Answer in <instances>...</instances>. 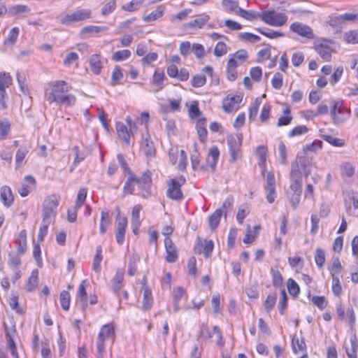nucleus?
<instances>
[{
  "label": "nucleus",
  "instance_id": "29",
  "mask_svg": "<svg viewBox=\"0 0 358 358\" xmlns=\"http://www.w3.org/2000/svg\"><path fill=\"white\" fill-rule=\"evenodd\" d=\"M164 10L165 6L160 5L156 8V10L151 12L149 15L144 16L143 20L146 22L157 20L163 15Z\"/></svg>",
  "mask_w": 358,
  "mask_h": 358
},
{
  "label": "nucleus",
  "instance_id": "26",
  "mask_svg": "<svg viewBox=\"0 0 358 358\" xmlns=\"http://www.w3.org/2000/svg\"><path fill=\"white\" fill-rule=\"evenodd\" d=\"M165 78V75L163 71L159 69H156L152 76L151 83L152 85L157 87L156 92L162 90L163 88L164 80Z\"/></svg>",
  "mask_w": 358,
  "mask_h": 358
},
{
  "label": "nucleus",
  "instance_id": "13",
  "mask_svg": "<svg viewBox=\"0 0 358 358\" xmlns=\"http://www.w3.org/2000/svg\"><path fill=\"white\" fill-rule=\"evenodd\" d=\"M290 189L292 192H302L303 179L301 173H299L295 168L291 169L290 171Z\"/></svg>",
  "mask_w": 358,
  "mask_h": 358
},
{
  "label": "nucleus",
  "instance_id": "46",
  "mask_svg": "<svg viewBox=\"0 0 358 358\" xmlns=\"http://www.w3.org/2000/svg\"><path fill=\"white\" fill-rule=\"evenodd\" d=\"M287 285L288 292L291 295L294 297L298 296L300 292V288L295 280L292 278L288 279Z\"/></svg>",
  "mask_w": 358,
  "mask_h": 358
},
{
  "label": "nucleus",
  "instance_id": "28",
  "mask_svg": "<svg viewBox=\"0 0 358 358\" xmlns=\"http://www.w3.org/2000/svg\"><path fill=\"white\" fill-rule=\"evenodd\" d=\"M15 243L18 254H24L27 249V233L25 230H22L19 233Z\"/></svg>",
  "mask_w": 358,
  "mask_h": 358
},
{
  "label": "nucleus",
  "instance_id": "20",
  "mask_svg": "<svg viewBox=\"0 0 358 358\" xmlns=\"http://www.w3.org/2000/svg\"><path fill=\"white\" fill-rule=\"evenodd\" d=\"M142 148L147 157L152 158L155 156L154 143L148 134L146 136H143Z\"/></svg>",
  "mask_w": 358,
  "mask_h": 358
},
{
  "label": "nucleus",
  "instance_id": "3",
  "mask_svg": "<svg viewBox=\"0 0 358 358\" xmlns=\"http://www.w3.org/2000/svg\"><path fill=\"white\" fill-rule=\"evenodd\" d=\"M185 181L186 180L183 176L169 180L167 182V197L175 201L182 200L183 193L181 190V187L185 184Z\"/></svg>",
  "mask_w": 358,
  "mask_h": 358
},
{
  "label": "nucleus",
  "instance_id": "42",
  "mask_svg": "<svg viewBox=\"0 0 358 358\" xmlns=\"http://www.w3.org/2000/svg\"><path fill=\"white\" fill-rule=\"evenodd\" d=\"M3 325L7 344L15 343L14 338L16 335V328L15 324H13L10 327L7 326L5 323Z\"/></svg>",
  "mask_w": 358,
  "mask_h": 358
},
{
  "label": "nucleus",
  "instance_id": "39",
  "mask_svg": "<svg viewBox=\"0 0 358 358\" xmlns=\"http://www.w3.org/2000/svg\"><path fill=\"white\" fill-rule=\"evenodd\" d=\"M238 38L241 41L251 43L259 42L261 39L259 36L250 32H243L238 34Z\"/></svg>",
  "mask_w": 358,
  "mask_h": 358
},
{
  "label": "nucleus",
  "instance_id": "32",
  "mask_svg": "<svg viewBox=\"0 0 358 358\" xmlns=\"http://www.w3.org/2000/svg\"><path fill=\"white\" fill-rule=\"evenodd\" d=\"M222 215V210L217 209L210 217H209V227L211 230H215L219 223L220 218Z\"/></svg>",
  "mask_w": 358,
  "mask_h": 358
},
{
  "label": "nucleus",
  "instance_id": "58",
  "mask_svg": "<svg viewBox=\"0 0 358 358\" xmlns=\"http://www.w3.org/2000/svg\"><path fill=\"white\" fill-rule=\"evenodd\" d=\"M272 275V282L273 286L275 287H280L282 285V276L280 272L278 270L271 269V271Z\"/></svg>",
  "mask_w": 358,
  "mask_h": 358
},
{
  "label": "nucleus",
  "instance_id": "61",
  "mask_svg": "<svg viewBox=\"0 0 358 358\" xmlns=\"http://www.w3.org/2000/svg\"><path fill=\"white\" fill-rule=\"evenodd\" d=\"M315 260L317 266L322 268L325 262V254L323 250L317 248L316 250Z\"/></svg>",
  "mask_w": 358,
  "mask_h": 358
},
{
  "label": "nucleus",
  "instance_id": "37",
  "mask_svg": "<svg viewBox=\"0 0 358 358\" xmlns=\"http://www.w3.org/2000/svg\"><path fill=\"white\" fill-rule=\"evenodd\" d=\"M140 261L138 255L133 254L130 257L128 262V275L133 276L137 271V263Z\"/></svg>",
  "mask_w": 358,
  "mask_h": 358
},
{
  "label": "nucleus",
  "instance_id": "41",
  "mask_svg": "<svg viewBox=\"0 0 358 358\" xmlns=\"http://www.w3.org/2000/svg\"><path fill=\"white\" fill-rule=\"evenodd\" d=\"M107 29H108L107 27L89 25V26L84 27L81 29V34H98L101 31H106Z\"/></svg>",
  "mask_w": 358,
  "mask_h": 358
},
{
  "label": "nucleus",
  "instance_id": "51",
  "mask_svg": "<svg viewBox=\"0 0 358 358\" xmlns=\"http://www.w3.org/2000/svg\"><path fill=\"white\" fill-rule=\"evenodd\" d=\"M309 131L308 128L305 125H299L295 127L288 133V136L292 138L306 134Z\"/></svg>",
  "mask_w": 358,
  "mask_h": 358
},
{
  "label": "nucleus",
  "instance_id": "31",
  "mask_svg": "<svg viewBox=\"0 0 358 358\" xmlns=\"http://www.w3.org/2000/svg\"><path fill=\"white\" fill-rule=\"evenodd\" d=\"M110 224L109 213L102 210L101 213V220L99 224L100 233L103 235L107 231V229Z\"/></svg>",
  "mask_w": 358,
  "mask_h": 358
},
{
  "label": "nucleus",
  "instance_id": "7",
  "mask_svg": "<svg viewBox=\"0 0 358 358\" xmlns=\"http://www.w3.org/2000/svg\"><path fill=\"white\" fill-rule=\"evenodd\" d=\"M227 143L230 154L229 162L234 163L239 157V152L243 143V134L239 133L237 134L236 136L232 135L228 136L227 138Z\"/></svg>",
  "mask_w": 358,
  "mask_h": 358
},
{
  "label": "nucleus",
  "instance_id": "14",
  "mask_svg": "<svg viewBox=\"0 0 358 358\" xmlns=\"http://www.w3.org/2000/svg\"><path fill=\"white\" fill-rule=\"evenodd\" d=\"M242 101V96L236 95L232 96H227L224 101L222 104L223 110L226 113H231L237 110L239 108V103Z\"/></svg>",
  "mask_w": 358,
  "mask_h": 358
},
{
  "label": "nucleus",
  "instance_id": "22",
  "mask_svg": "<svg viewBox=\"0 0 358 358\" xmlns=\"http://www.w3.org/2000/svg\"><path fill=\"white\" fill-rule=\"evenodd\" d=\"M101 59V56L97 54L92 55L90 59V70L95 75H99L101 71L103 64Z\"/></svg>",
  "mask_w": 358,
  "mask_h": 358
},
{
  "label": "nucleus",
  "instance_id": "50",
  "mask_svg": "<svg viewBox=\"0 0 358 358\" xmlns=\"http://www.w3.org/2000/svg\"><path fill=\"white\" fill-rule=\"evenodd\" d=\"M228 48L224 42H218L214 48V55L217 57H220L227 53Z\"/></svg>",
  "mask_w": 358,
  "mask_h": 358
},
{
  "label": "nucleus",
  "instance_id": "57",
  "mask_svg": "<svg viewBox=\"0 0 358 358\" xmlns=\"http://www.w3.org/2000/svg\"><path fill=\"white\" fill-rule=\"evenodd\" d=\"M8 304L11 309L15 310L17 314L22 315L24 313V310L19 306L17 297L16 296H13L10 298Z\"/></svg>",
  "mask_w": 358,
  "mask_h": 358
},
{
  "label": "nucleus",
  "instance_id": "45",
  "mask_svg": "<svg viewBox=\"0 0 358 358\" xmlns=\"http://www.w3.org/2000/svg\"><path fill=\"white\" fill-rule=\"evenodd\" d=\"M59 301L62 308L64 310H68L70 307V294L69 292L64 290L59 294Z\"/></svg>",
  "mask_w": 358,
  "mask_h": 358
},
{
  "label": "nucleus",
  "instance_id": "5",
  "mask_svg": "<svg viewBox=\"0 0 358 358\" xmlns=\"http://www.w3.org/2000/svg\"><path fill=\"white\" fill-rule=\"evenodd\" d=\"M288 17L283 13L266 10L261 13V20L273 27H281L287 21Z\"/></svg>",
  "mask_w": 358,
  "mask_h": 358
},
{
  "label": "nucleus",
  "instance_id": "30",
  "mask_svg": "<svg viewBox=\"0 0 358 358\" xmlns=\"http://www.w3.org/2000/svg\"><path fill=\"white\" fill-rule=\"evenodd\" d=\"M153 304V298L152 296L151 290L148 287H145L143 289V299L142 308L145 310H148L151 308Z\"/></svg>",
  "mask_w": 358,
  "mask_h": 358
},
{
  "label": "nucleus",
  "instance_id": "9",
  "mask_svg": "<svg viewBox=\"0 0 358 358\" xmlns=\"http://www.w3.org/2000/svg\"><path fill=\"white\" fill-rule=\"evenodd\" d=\"M296 169L299 173H303L307 178L311 174L313 168L312 158L307 156H301L297 155L295 163L292 164V168Z\"/></svg>",
  "mask_w": 358,
  "mask_h": 358
},
{
  "label": "nucleus",
  "instance_id": "55",
  "mask_svg": "<svg viewBox=\"0 0 358 358\" xmlns=\"http://www.w3.org/2000/svg\"><path fill=\"white\" fill-rule=\"evenodd\" d=\"M206 83V78L203 75L196 74L191 80V84L194 87H201Z\"/></svg>",
  "mask_w": 358,
  "mask_h": 358
},
{
  "label": "nucleus",
  "instance_id": "6",
  "mask_svg": "<svg viewBox=\"0 0 358 358\" xmlns=\"http://www.w3.org/2000/svg\"><path fill=\"white\" fill-rule=\"evenodd\" d=\"M331 115L335 124H341L350 117V110L344 106L343 101H335L332 106Z\"/></svg>",
  "mask_w": 358,
  "mask_h": 358
},
{
  "label": "nucleus",
  "instance_id": "48",
  "mask_svg": "<svg viewBox=\"0 0 358 358\" xmlns=\"http://www.w3.org/2000/svg\"><path fill=\"white\" fill-rule=\"evenodd\" d=\"M276 299L277 297L275 294H270L267 296L264 303L265 310L267 313H269L273 308L276 302Z\"/></svg>",
  "mask_w": 358,
  "mask_h": 358
},
{
  "label": "nucleus",
  "instance_id": "10",
  "mask_svg": "<svg viewBox=\"0 0 358 358\" xmlns=\"http://www.w3.org/2000/svg\"><path fill=\"white\" fill-rule=\"evenodd\" d=\"M331 41L326 38H320L315 41V49L319 55L326 61H329L331 57L333 50L329 45Z\"/></svg>",
  "mask_w": 358,
  "mask_h": 358
},
{
  "label": "nucleus",
  "instance_id": "56",
  "mask_svg": "<svg viewBox=\"0 0 358 358\" xmlns=\"http://www.w3.org/2000/svg\"><path fill=\"white\" fill-rule=\"evenodd\" d=\"M192 51L198 59H201L205 57L204 48L200 43H193L192 45Z\"/></svg>",
  "mask_w": 358,
  "mask_h": 358
},
{
  "label": "nucleus",
  "instance_id": "59",
  "mask_svg": "<svg viewBox=\"0 0 358 358\" xmlns=\"http://www.w3.org/2000/svg\"><path fill=\"white\" fill-rule=\"evenodd\" d=\"M86 197L87 189L85 188L80 189L78 192L77 199L75 203L76 208H80L82 206L86 199Z\"/></svg>",
  "mask_w": 358,
  "mask_h": 358
},
{
  "label": "nucleus",
  "instance_id": "17",
  "mask_svg": "<svg viewBox=\"0 0 358 358\" xmlns=\"http://www.w3.org/2000/svg\"><path fill=\"white\" fill-rule=\"evenodd\" d=\"M36 185V180L31 176H27L24 177V182L21 186L18 188V192L21 196H27L33 189Z\"/></svg>",
  "mask_w": 358,
  "mask_h": 358
},
{
  "label": "nucleus",
  "instance_id": "24",
  "mask_svg": "<svg viewBox=\"0 0 358 358\" xmlns=\"http://www.w3.org/2000/svg\"><path fill=\"white\" fill-rule=\"evenodd\" d=\"M220 157V150L217 146L210 148L207 157V162L213 170H215Z\"/></svg>",
  "mask_w": 358,
  "mask_h": 358
},
{
  "label": "nucleus",
  "instance_id": "33",
  "mask_svg": "<svg viewBox=\"0 0 358 358\" xmlns=\"http://www.w3.org/2000/svg\"><path fill=\"white\" fill-rule=\"evenodd\" d=\"M38 270H34L31 272L30 277L29 278L28 282L26 285V289L28 292H31L35 289L38 284Z\"/></svg>",
  "mask_w": 358,
  "mask_h": 358
},
{
  "label": "nucleus",
  "instance_id": "18",
  "mask_svg": "<svg viewBox=\"0 0 358 358\" xmlns=\"http://www.w3.org/2000/svg\"><path fill=\"white\" fill-rule=\"evenodd\" d=\"M0 199L6 208L10 207L14 201V196L9 186L4 185L0 189Z\"/></svg>",
  "mask_w": 358,
  "mask_h": 358
},
{
  "label": "nucleus",
  "instance_id": "60",
  "mask_svg": "<svg viewBox=\"0 0 358 358\" xmlns=\"http://www.w3.org/2000/svg\"><path fill=\"white\" fill-rule=\"evenodd\" d=\"M9 259L8 262V264L13 269H15L17 266L21 264V260L18 255H16L14 252H10L8 255Z\"/></svg>",
  "mask_w": 358,
  "mask_h": 358
},
{
  "label": "nucleus",
  "instance_id": "11",
  "mask_svg": "<svg viewBox=\"0 0 358 358\" xmlns=\"http://www.w3.org/2000/svg\"><path fill=\"white\" fill-rule=\"evenodd\" d=\"M289 29L292 32L297 34L307 40H312L315 38L313 29L310 26L301 22H293L290 25Z\"/></svg>",
  "mask_w": 358,
  "mask_h": 358
},
{
  "label": "nucleus",
  "instance_id": "40",
  "mask_svg": "<svg viewBox=\"0 0 358 358\" xmlns=\"http://www.w3.org/2000/svg\"><path fill=\"white\" fill-rule=\"evenodd\" d=\"M117 7L116 0H109L103 3L101 8V14L108 15L113 13Z\"/></svg>",
  "mask_w": 358,
  "mask_h": 358
},
{
  "label": "nucleus",
  "instance_id": "23",
  "mask_svg": "<svg viewBox=\"0 0 358 358\" xmlns=\"http://www.w3.org/2000/svg\"><path fill=\"white\" fill-rule=\"evenodd\" d=\"M124 271L122 269L117 271L115 275L111 280V289L115 294L118 293L122 286Z\"/></svg>",
  "mask_w": 358,
  "mask_h": 358
},
{
  "label": "nucleus",
  "instance_id": "34",
  "mask_svg": "<svg viewBox=\"0 0 358 358\" xmlns=\"http://www.w3.org/2000/svg\"><path fill=\"white\" fill-rule=\"evenodd\" d=\"M256 30L261 34L269 38H277L284 36V33L278 31H273L268 28H257Z\"/></svg>",
  "mask_w": 358,
  "mask_h": 358
},
{
  "label": "nucleus",
  "instance_id": "47",
  "mask_svg": "<svg viewBox=\"0 0 358 358\" xmlns=\"http://www.w3.org/2000/svg\"><path fill=\"white\" fill-rule=\"evenodd\" d=\"M101 252H102L101 247L99 245L96 248V255L94 257L93 264H92V268L96 272H99L100 271V264L102 260Z\"/></svg>",
  "mask_w": 358,
  "mask_h": 358
},
{
  "label": "nucleus",
  "instance_id": "38",
  "mask_svg": "<svg viewBox=\"0 0 358 358\" xmlns=\"http://www.w3.org/2000/svg\"><path fill=\"white\" fill-rule=\"evenodd\" d=\"M290 109L288 108L283 110V115L280 117L278 120V127L287 126L291 123L293 117L290 115Z\"/></svg>",
  "mask_w": 358,
  "mask_h": 358
},
{
  "label": "nucleus",
  "instance_id": "19",
  "mask_svg": "<svg viewBox=\"0 0 358 358\" xmlns=\"http://www.w3.org/2000/svg\"><path fill=\"white\" fill-rule=\"evenodd\" d=\"M116 130L118 136L127 145L130 144V137L133 136L127 125L121 122L116 123Z\"/></svg>",
  "mask_w": 358,
  "mask_h": 358
},
{
  "label": "nucleus",
  "instance_id": "8",
  "mask_svg": "<svg viewBox=\"0 0 358 358\" xmlns=\"http://www.w3.org/2000/svg\"><path fill=\"white\" fill-rule=\"evenodd\" d=\"M59 201L55 195L48 196L43 203V220L52 222L56 215Z\"/></svg>",
  "mask_w": 358,
  "mask_h": 358
},
{
  "label": "nucleus",
  "instance_id": "36",
  "mask_svg": "<svg viewBox=\"0 0 358 358\" xmlns=\"http://www.w3.org/2000/svg\"><path fill=\"white\" fill-rule=\"evenodd\" d=\"M124 76L122 71V69L119 66H116L111 76L110 84L112 86H115L120 84Z\"/></svg>",
  "mask_w": 358,
  "mask_h": 358
},
{
  "label": "nucleus",
  "instance_id": "1",
  "mask_svg": "<svg viewBox=\"0 0 358 358\" xmlns=\"http://www.w3.org/2000/svg\"><path fill=\"white\" fill-rule=\"evenodd\" d=\"M49 89H45V98L50 103H56L65 107H72L75 105L76 97L69 92L70 85L64 80L50 82Z\"/></svg>",
  "mask_w": 358,
  "mask_h": 358
},
{
  "label": "nucleus",
  "instance_id": "44",
  "mask_svg": "<svg viewBox=\"0 0 358 358\" xmlns=\"http://www.w3.org/2000/svg\"><path fill=\"white\" fill-rule=\"evenodd\" d=\"M136 176L133 173H130L127 182L123 187V193L125 194H133L134 187L133 183L135 182Z\"/></svg>",
  "mask_w": 358,
  "mask_h": 358
},
{
  "label": "nucleus",
  "instance_id": "64",
  "mask_svg": "<svg viewBox=\"0 0 358 358\" xmlns=\"http://www.w3.org/2000/svg\"><path fill=\"white\" fill-rule=\"evenodd\" d=\"M12 82V78L8 73H0V88H8Z\"/></svg>",
  "mask_w": 358,
  "mask_h": 358
},
{
  "label": "nucleus",
  "instance_id": "2",
  "mask_svg": "<svg viewBox=\"0 0 358 358\" xmlns=\"http://www.w3.org/2000/svg\"><path fill=\"white\" fill-rule=\"evenodd\" d=\"M115 338V326L113 323L104 324L101 327L96 341L97 358H103L106 353V341L110 340L113 343Z\"/></svg>",
  "mask_w": 358,
  "mask_h": 358
},
{
  "label": "nucleus",
  "instance_id": "27",
  "mask_svg": "<svg viewBox=\"0 0 358 358\" xmlns=\"http://www.w3.org/2000/svg\"><path fill=\"white\" fill-rule=\"evenodd\" d=\"M78 298L81 302V307L84 311L87 306V294L86 292V280H83L79 285L77 293Z\"/></svg>",
  "mask_w": 358,
  "mask_h": 358
},
{
  "label": "nucleus",
  "instance_id": "53",
  "mask_svg": "<svg viewBox=\"0 0 358 358\" xmlns=\"http://www.w3.org/2000/svg\"><path fill=\"white\" fill-rule=\"evenodd\" d=\"M27 153L28 150L26 148H21L17 151L15 155L16 169L20 167Z\"/></svg>",
  "mask_w": 358,
  "mask_h": 358
},
{
  "label": "nucleus",
  "instance_id": "15",
  "mask_svg": "<svg viewBox=\"0 0 358 358\" xmlns=\"http://www.w3.org/2000/svg\"><path fill=\"white\" fill-rule=\"evenodd\" d=\"M164 245L166 248V260L169 263L176 262L178 259V252L176 247L169 237L164 239Z\"/></svg>",
  "mask_w": 358,
  "mask_h": 358
},
{
  "label": "nucleus",
  "instance_id": "52",
  "mask_svg": "<svg viewBox=\"0 0 358 358\" xmlns=\"http://www.w3.org/2000/svg\"><path fill=\"white\" fill-rule=\"evenodd\" d=\"M52 222L48 221L45 220H42L41 226L39 229L38 234V241L42 242L44 239V237L46 236L48 233V226Z\"/></svg>",
  "mask_w": 358,
  "mask_h": 358
},
{
  "label": "nucleus",
  "instance_id": "4",
  "mask_svg": "<svg viewBox=\"0 0 358 358\" xmlns=\"http://www.w3.org/2000/svg\"><path fill=\"white\" fill-rule=\"evenodd\" d=\"M92 17L90 9H78L71 13L59 16V22L62 24L69 25L72 23L84 21Z\"/></svg>",
  "mask_w": 358,
  "mask_h": 358
},
{
  "label": "nucleus",
  "instance_id": "63",
  "mask_svg": "<svg viewBox=\"0 0 358 358\" xmlns=\"http://www.w3.org/2000/svg\"><path fill=\"white\" fill-rule=\"evenodd\" d=\"M141 3L142 1H141L132 0L130 2L123 5L122 8L124 10L131 12L138 10L140 8Z\"/></svg>",
  "mask_w": 358,
  "mask_h": 358
},
{
  "label": "nucleus",
  "instance_id": "35",
  "mask_svg": "<svg viewBox=\"0 0 358 358\" xmlns=\"http://www.w3.org/2000/svg\"><path fill=\"white\" fill-rule=\"evenodd\" d=\"M131 51L127 49L117 50L113 53L111 59L114 62H122L129 59L131 57Z\"/></svg>",
  "mask_w": 358,
  "mask_h": 358
},
{
  "label": "nucleus",
  "instance_id": "25",
  "mask_svg": "<svg viewBox=\"0 0 358 358\" xmlns=\"http://www.w3.org/2000/svg\"><path fill=\"white\" fill-rule=\"evenodd\" d=\"M350 348L345 347V352L348 358H357L358 340L356 334L351 335L350 338Z\"/></svg>",
  "mask_w": 358,
  "mask_h": 358
},
{
  "label": "nucleus",
  "instance_id": "12",
  "mask_svg": "<svg viewBox=\"0 0 358 358\" xmlns=\"http://www.w3.org/2000/svg\"><path fill=\"white\" fill-rule=\"evenodd\" d=\"M135 183L141 189V194L143 197L145 198L150 195V188L152 180L151 173L149 171L145 172L139 178L136 177Z\"/></svg>",
  "mask_w": 358,
  "mask_h": 358
},
{
  "label": "nucleus",
  "instance_id": "43",
  "mask_svg": "<svg viewBox=\"0 0 358 358\" xmlns=\"http://www.w3.org/2000/svg\"><path fill=\"white\" fill-rule=\"evenodd\" d=\"M343 38L347 43H358V29L350 30L345 32Z\"/></svg>",
  "mask_w": 358,
  "mask_h": 358
},
{
  "label": "nucleus",
  "instance_id": "62",
  "mask_svg": "<svg viewBox=\"0 0 358 358\" xmlns=\"http://www.w3.org/2000/svg\"><path fill=\"white\" fill-rule=\"evenodd\" d=\"M283 83L282 75L277 72L273 75L271 80V85L275 90H279L282 87Z\"/></svg>",
  "mask_w": 358,
  "mask_h": 358
},
{
  "label": "nucleus",
  "instance_id": "54",
  "mask_svg": "<svg viewBox=\"0 0 358 358\" xmlns=\"http://www.w3.org/2000/svg\"><path fill=\"white\" fill-rule=\"evenodd\" d=\"M142 209L141 205H136L132 208L131 212V224H141L140 212Z\"/></svg>",
  "mask_w": 358,
  "mask_h": 358
},
{
  "label": "nucleus",
  "instance_id": "21",
  "mask_svg": "<svg viewBox=\"0 0 358 358\" xmlns=\"http://www.w3.org/2000/svg\"><path fill=\"white\" fill-rule=\"evenodd\" d=\"M291 345L294 353L306 352V345L302 336L299 337L296 334L293 335Z\"/></svg>",
  "mask_w": 358,
  "mask_h": 358
},
{
  "label": "nucleus",
  "instance_id": "49",
  "mask_svg": "<svg viewBox=\"0 0 358 358\" xmlns=\"http://www.w3.org/2000/svg\"><path fill=\"white\" fill-rule=\"evenodd\" d=\"M41 355L42 358H52L50 343L48 340L41 343Z\"/></svg>",
  "mask_w": 358,
  "mask_h": 358
},
{
  "label": "nucleus",
  "instance_id": "16",
  "mask_svg": "<svg viewBox=\"0 0 358 358\" xmlns=\"http://www.w3.org/2000/svg\"><path fill=\"white\" fill-rule=\"evenodd\" d=\"M210 20V16L206 13L199 15L196 19L184 24V27L187 30H194L203 28Z\"/></svg>",
  "mask_w": 358,
  "mask_h": 358
}]
</instances>
